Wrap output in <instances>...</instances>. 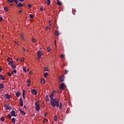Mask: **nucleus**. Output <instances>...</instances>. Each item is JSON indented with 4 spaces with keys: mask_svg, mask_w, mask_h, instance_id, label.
Returning a JSON list of instances; mask_svg holds the SVG:
<instances>
[{
    "mask_svg": "<svg viewBox=\"0 0 124 124\" xmlns=\"http://www.w3.org/2000/svg\"><path fill=\"white\" fill-rule=\"evenodd\" d=\"M46 82V81L45 80V79L44 78H42L41 79V84H44Z\"/></svg>",
    "mask_w": 124,
    "mask_h": 124,
    "instance_id": "12",
    "label": "nucleus"
},
{
    "mask_svg": "<svg viewBox=\"0 0 124 124\" xmlns=\"http://www.w3.org/2000/svg\"><path fill=\"white\" fill-rule=\"evenodd\" d=\"M50 105L52 107H57L58 108L60 106V102L57 98L50 100Z\"/></svg>",
    "mask_w": 124,
    "mask_h": 124,
    "instance_id": "1",
    "label": "nucleus"
},
{
    "mask_svg": "<svg viewBox=\"0 0 124 124\" xmlns=\"http://www.w3.org/2000/svg\"><path fill=\"white\" fill-rule=\"evenodd\" d=\"M20 37H21L23 41H25V38H24V34L21 33L20 35Z\"/></svg>",
    "mask_w": 124,
    "mask_h": 124,
    "instance_id": "21",
    "label": "nucleus"
},
{
    "mask_svg": "<svg viewBox=\"0 0 124 124\" xmlns=\"http://www.w3.org/2000/svg\"><path fill=\"white\" fill-rule=\"evenodd\" d=\"M38 57H41V56L43 55V53L41 51H38L37 52Z\"/></svg>",
    "mask_w": 124,
    "mask_h": 124,
    "instance_id": "10",
    "label": "nucleus"
},
{
    "mask_svg": "<svg viewBox=\"0 0 124 124\" xmlns=\"http://www.w3.org/2000/svg\"><path fill=\"white\" fill-rule=\"evenodd\" d=\"M54 96H55V93L54 92H52L49 96L51 100L56 99V98H54Z\"/></svg>",
    "mask_w": 124,
    "mask_h": 124,
    "instance_id": "3",
    "label": "nucleus"
},
{
    "mask_svg": "<svg viewBox=\"0 0 124 124\" xmlns=\"http://www.w3.org/2000/svg\"><path fill=\"white\" fill-rule=\"evenodd\" d=\"M55 35H57V36H59V35H60V32H59L58 31H55Z\"/></svg>",
    "mask_w": 124,
    "mask_h": 124,
    "instance_id": "24",
    "label": "nucleus"
},
{
    "mask_svg": "<svg viewBox=\"0 0 124 124\" xmlns=\"http://www.w3.org/2000/svg\"><path fill=\"white\" fill-rule=\"evenodd\" d=\"M54 121H55V122H57V121H58V116H57V115H54Z\"/></svg>",
    "mask_w": 124,
    "mask_h": 124,
    "instance_id": "25",
    "label": "nucleus"
},
{
    "mask_svg": "<svg viewBox=\"0 0 124 124\" xmlns=\"http://www.w3.org/2000/svg\"><path fill=\"white\" fill-rule=\"evenodd\" d=\"M7 61H8L9 62H10V60H11V61H12V58H7Z\"/></svg>",
    "mask_w": 124,
    "mask_h": 124,
    "instance_id": "36",
    "label": "nucleus"
},
{
    "mask_svg": "<svg viewBox=\"0 0 124 124\" xmlns=\"http://www.w3.org/2000/svg\"><path fill=\"white\" fill-rule=\"evenodd\" d=\"M45 116H47V113H45Z\"/></svg>",
    "mask_w": 124,
    "mask_h": 124,
    "instance_id": "60",
    "label": "nucleus"
},
{
    "mask_svg": "<svg viewBox=\"0 0 124 124\" xmlns=\"http://www.w3.org/2000/svg\"><path fill=\"white\" fill-rule=\"evenodd\" d=\"M28 7H29V8H31V4H28Z\"/></svg>",
    "mask_w": 124,
    "mask_h": 124,
    "instance_id": "43",
    "label": "nucleus"
},
{
    "mask_svg": "<svg viewBox=\"0 0 124 124\" xmlns=\"http://www.w3.org/2000/svg\"><path fill=\"white\" fill-rule=\"evenodd\" d=\"M3 88H4V84H3V83H0V90H1V89H3Z\"/></svg>",
    "mask_w": 124,
    "mask_h": 124,
    "instance_id": "17",
    "label": "nucleus"
},
{
    "mask_svg": "<svg viewBox=\"0 0 124 124\" xmlns=\"http://www.w3.org/2000/svg\"><path fill=\"white\" fill-rule=\"evenodd\" d=\"M13 72H14V73H17V70H14V71H13Z\"/></svg>",
    "mask_w": 124,
    "mask_h": 124,
    "instance_id": "47",
    "label": "nucleus"
},
{
    "mask_svg": "<svg viewBox=\"0 0 124 124\" xmlns=\"http://www.w3.org/2000/svg\"><path fill=\"white\" fill-rule=\"evenodd\" d=\"M44 70L45 71H48V67H45Z\"/></svg>",
    "mask_w": 124,
    "mask_h": 124,
    "instance_id": "34",
    "label": "nucleus"
},
{
    "mask_svg": "<svg viewBox=\"0 0 124 124\" xmlns=\"http://www.w3.org/2000/svg\"><path fill=\"white\" fill-rule=\"evenodd\" d=\"M24 108H25L26 109H27V107L26 106H24Z\"/></svg>",
    "mask_w": 124,
    "mask_h": 124,
    "instance_id": "57",
    "label": "nucleus"
},
{
    "mask_svg": "<svg viewBox=\"0 0 124 124\" xmlns=\"http://www.w3.org/2000/svg\"><path fill=\"white\" fill-rule=\"evenodd\" d=\"M65 74H67V73H68V71H67V70H65Z\"/></svg>",
    "mask_w": 124,
    "mask_h": 124,
    "instance_id": "49",
    "label": "nucleus"
},
{
    "mask_svg": "<svg viewBox=\"0 0 124 124\" xmlns=\"http://www.w3.org/2000/svg\"><path fill=\"white\" fill-rule=\"evenodd\" d=\"M16 44V45H19V44H18V42H17L16 41L15 42Z\"/></svg>",
    "mask_w": 124,
    "mask_h": 124,
    "instance_id": "54",
    "label": "nucleus"
},
{
    "mask_svg": "<svg viewBox=\"0 0 124 124\" xmlns=\"http://www.w3.org/2000/svg\"><path fill=\"white\" fill-rule=\"evenodd\" d=\"M30 18H33L34 16L33 15L30 14Z\"/></svg>",
    "mask_w": 124,
    "mask_h": 124,
    "instance_id": "41",
    "label": "nucleus"
},
{
    "mask_svg": "<svg viewBox=\"0 0 124 124\" xmlns=\"http://www.w3.org/2000/svg\"><path fill=\"white\" fill-rule=\"evenodd\" d=\"M3 20V18H2V17L0 16V21H2Z\"/></svg>",
    "mask_w": 124,
    "mask_h": 124,
    "instance_id": "48",
    "label": "nucleus"
},
{
    "mask_svg": "<svg viewBox=\"0 0 124 124\" xmlns=\"http://www.w3.org/2000/svg\"><path fill=\"white\" fill-rule=\"evenodd\" d=\"M26 93V91L23 90V93Z\"/></svg>",
    "mask_w": 124,
    "mask_h": 124,
    "instance_id": "56",
    "label": "nucleus"
},
{
    "mask_svg": "<svg viewBox=\"0 0 124 124\" xmlns=\"http://www.w3.org/2000/svg\"><path fill=\"white\" fill-rule=\"evenodd\" d=\"M12 63H13V60H12L11 61H10V62L8 63L9 65H10V64H12Z\"/></svg>",
    "mask_w": 124,
    "mask_h": 124,
    "instance_id": "30",
    "label": "nucleus"
},
{
    "mask_svg": "<svg viewBox=\"0 0 124 124\" xmlns=\"http://www.w3.org/2000/svg\"><path fill=\"white\" fill-rule=\"evenodd\" d=\"M60 58H61V59H64V55H63V54H61V56H60Z\"/></svg>",
    "mask_w": 124,
    "mask_h": 124,
    "instance_id": "32",
    "label": "nucleus"
},
{
    "mask_svg": "<svg viewBox=\"0 0 124 124\" xmlns=\"http://www.w3.org/2000/svg\"><path fill=\"white\" fill-rule=\"evenodd\" d=\"M11 114L13 117H17V115H16V112H15V110H12Z\"/></svg>",
    "mask_w": 124,
    "mask_h": 124,
    "instance_id": "8",
    "label": "nucleus"
},
{
    "mask_svg": "<svg viewBox=\"0 0 124 124\" xmlns=\"http://www.w3.org/2000/svg\"><path fill=\"white\" fill-rule=\"evenodd\" d=\"M11 65L12 69H16V65L14 64V63L11 64Z\"/></svg>",
    "mask_w": 124,
    "mask_h": 124,
    "instance_id": "13",
    "label": "nucleus"
},
{
    "mask_svg": "<svg viewBox=\"0 0 124 124\" xmlns=\"http://www.w3.org/2000/svg\"><path fill=\"white\" fill-rule=\"evenodd\" d=\"M4 10H5L6 12H7V11H8V10H7V7H4Z\"/></svg>",
    "mask_w": 124,
    "mask_h": 124,
    "instance_id": "37",
    "label": "nucleus"
},
{
    "mask_svg": "<svg viewBox=\"0 0 124 124\" xmlns=\"http://www.w3.org/2000/svg\"><path fill=\"white\" fill-rule=\"evenodd\" d=\"M27 71L28 72H29L30 71V70L29 69H27Z\"/></svg>",
    "mask_w": 124,
    "mask_h": 124,
    "instance_id": "63",
    "label": "nucleus"
},
{
    "mask_svg": "<svg viewBox=\"0 0 124 124\" xmlns=\"http://www.w3.org/2000/svg\"><path fill=\"white\" fill-rule=\"evenodd\" d=\"M0 120L2 121V122H4V117H2L0 119Z\"/></svg>",
    "mask_w": 124,
    "mask_h": 124,
    "instance_id": "35",
    "label": "nucleus"
},
{
    "mask_svg": "<svg viewBox=\"0 0 124 124\" xmlns=\"http://www.w3.org/2000/svg\"><path fill=\"white\" fill-rule=\"evenodd\" d=\"M31 41L33 43H35V42H36V41L35 40V38H33L31 39Z\"/></svg>",
    "mask_w": 124,
    "mask_h": 124,
    "instance_id": "28",
    "label": "nucleus"
},
{
    "mask_svg": "<svg viewBox=\"0 0 124 124\" xmlns=\"http://www.w3.org/2000/svg\"><path fill=\"white\" fill-rule=\"evenodd\" d=\"M26 52H27V53H28V52H29V49H27Z\"/></svg>",
    "mask_w": 124,
    "mask_h": 124,
    "instance_id": "62",
    "label": "nucleus"
},
{
    "mask_svg": "<svg viewBox=\"0 0 124 124\" xmlns=\"http://www.w3.org/2000/svg\"><path fill=\"white\" fill-rule=\"evenodd\" d=\"M7 74H8V75H9V76H10V77H11V75H12V74L11 73H9V72H8Z\"/></svg>",
    "mask_w": 124,
    "mask_h": 124,
    "instance_id": "45",
    "label": "nucleus"
},
{
    "mask_svg": "<svg viewBox=\"0 0 124 124\" xmlns=\"http://www.w3.org/2000/svg\"><path fill=\"white\" fill-rule=\"evenodd\" d=\"M30 86H31V84H30L27 85V87H30Z\"/></svg>",
    "mask_w": 124,
    "mask_h": 124,
    "instance_id": "59",
    "label": "nucleus"
},
{
    "mask_svg": "<svg viewBox=\"0 0 124 124\" xmlns=\"http://www.w3.org/2000/svg\"><path fill=\"white\" fill-rule=\"evenodd\" d=\"M25 5V4H22V3H19L16 5L17 7H23Z\"/></svg>",
    "mask_w": 124,
    "mask_h": 124,
    "instance_id": "11",
    "label": "nucleus"
},
{
    "mask_svg": "<svg viewBox=\"0 0 124 124\" xmlns=\"http://www.w3.org/2000/svg\"><path fill=\"white\" fill-rule=\"evenodd\" d=\"M23 51L24 52H25L26 49L25 48V47H23Z\"/></svg>",
    "mask_w": 124,
    "mask_h": 124,
    "instance_id": "53",
    "label": "nucleus"
},
{
    "mask_svg": "<svg viewBox=\"0 0 124 124\" xmlns=\"http://www.w3.org/2000/svg\"><path fill=\"white\" fill-rule=\"evenodd\" d=\"M5 97L7 98V99H10V95H9L8 94H6L5 95Z\"/></svg>",
    "mask_w": 124,
    "mask_h": 124,
    "instance_id": "18",
    "label": "nucleus"
},
{
    "mask_svg": "<svg viewBox=\"0 0 124 124\" xmlns=\"http://www.w3.org/2000/svg\"><path fill=\"white\" fill-rule=\"evenodd\" d=\"M40 9L41 11H43V10H44L43 7H41V8H40Z\"/></svg>",
    "mask_w": 124,
    "mask_h": 124,
    "instance_id": "50",
    "label": "nucleus"
},
{
    "mask_svg": "<svg viewBox=\"0 0 124 124\" xmlns=\"http://www.w3.org/2000/svg\"><path fill=\"white\" fill-rule=\"evenodd\" d=\"M2 70V69H1V67H0V72H1Z\"/></svg>",
    "mask_w": 124,
    "mask_h": 124,
    "instance_id": "55",
    "label": "nucleus"
},
{
    "mask_svg": "<svg viewBox=\"0 0 124 124\" xmlns=\"http://www.w3.org/2000/svg\"><path fill=\"white\" fill-rule=\"evenodd\" d=\"M64 88H65V85H64V83H62L60 85L59 88L61 91H63V90H64Z\"/></svg>",
    "mask_w": 124,
    "mask_h": 124,
    "instance_id": "2",
    "label": "nucleus"
},
{
    "mask_svg": "<svg viewBox=\"0 0 124 124\" xmlns=\"http://www.w3.org/2000/svg\"><path fill=\"white\" fill-rule=\"evenodd\" d=\"M8 2H10V3H12L13 1H14L16 3H18L19 1L18 0H7Z\"/></svg>",
    "mask_w": 124,
    "mask_h": 124,
    "instance_id": "5",
    "label": "nucleus"
},
{
    "mask_svg": "<svg viewBox=\"0 0 124 124\" xmlns=\"http://www.w3.org/2000/svg\"><path fill=\"white\" fill-rule=\"evenodd\" d=\"M10 5L13 6V5H14V4H10Z\"/></svg>",
    "mask_w": 124,
    "mask_h": 124,
    "instance_id": "61",
    "label": "nucleus"
},
{
    "mask_svg": "<svg viewBox=\"0 0 124 124\" xmlns=\"http://www.w3.org/2000/svg\"><path fill=\"white\" fill-rule=\"evenodd\" d=\"M60 82H63L64 81V77L63 76H61L59 77Z\"/></svg>",
    "mask_w": 124,
    "mask_h": 124,
    "instance_id": "9",
    "label": "nucleus"
},
{
    "mask_svg": "<svg viewBox=\"0 0 124 124\" xmlns=\"http://www.w3.org/2000/svg\"><path fill=\"white\" fill-rule=\"evenodd\" d=\"M7 117L9 118V119H11V118H12L11 115L8 114V115H7Z\"/></svg>",
    "mask_w": 124,
    "mask_h": 124,
    "instance_id": "38",
    "label": "nucleus"
},
{
    "mask_svg": "<svg viewBox=\"0 0 124 124\" xmlns=\"http://www.w3.org/2000/svg\"><path fill=\"white\" fill-rule=\"evenodd\" d=\"M27 83H28V84H31V80L28 79V80H27Z\"/></svg>",
    "mask_w": 124,
    "mask_h": 124,
    "instance_id": "44",
    "label": "nucleus"
},
{
    "mask_svg": "<svg viewBox=\"0 0 124 124\" xmlns=\"http://www.w3.org/2000/svg\"><path fill=\"white\" fill-rule=\"evenodd\" d=\"M4 107L5 110H10V109H11L10 106H9L8 105H4Z\"/></svg>",
    "mask_w": 124,
    "mask_h": 124,
    "instance_id": "6",
    "label": "nucleus"
},
{
    "mask_svg": "<svg viewBox=\"0 0 124 124\" xmlns=\"http://www.w3.org/2000/svg\"><path fill=\"white\" fill-rule=\"evenodd\" d=\"M16 96H17V97H19V96H20V95L21 94L20 93H19V92H17L16 93Z\"/></svg>",
    "mask_w": 124,
    "mask_h": 124,
    "instance_id": "23",
    "label": "nucleus"
},
{
    "mask_svg": "<svg viewBox=\"0 0 124 124\" xmlns=\"http://www.w3.org/2000/svg\"><path fill=\"white\" fill-rule=\"evenodd\" d=\"M25 61V58H21V62H24Z\"/></svg>",
    "mask_w": 124,
    "mask_h": 124,
    "instance_id": "39",
    "label": "nucleus"
},
{
    "mask_svg": "<svg viewBox=\"0 0 124 124\" xmlns=\"http://www.w3.org/2000/svg\"><path fill=\"white\" fill-rule=\"evenodd\" d=\"M59 109H62V102H59Z\"/></svg>",
    "mask_w": 124,
    "mask_h": 124,
    "instance_id": "19",
    "label": "nucleus"
},
{
    "mask_svg": "<svg viewBox=\"0 0 124 124\" xmlns=\"http://www.w3.org/2000/svg\"><path fill=\"white\" fill-rule=\"evenodd\" d=\"M47 77H48V73L46 72L44 74V77H45V78H47Z\"/></svg>",
    "mask_w": 124,
    "mask_h": 124,
    "instance_id": "27",
    "label": "nucleus"
},
{
    "mask_svg": "<svg viewBox=\"0 0 124 124\" xmlns=\"http://www.w3.org/2000/svg\"><path fill=\"white\" fill-rule=\"evenodd\" d=\"M41 58V57L40 56H38V58H37V60L39 62L40 61V58Z\"/></svg>",
    "mask_w": 124,
    "mask_h": 124,
    "instance_id": "40",
    "label": "nucleus"
},
{
    "mask_svg": "<svg viewBox=\"0 0 124 124\" xmlns=\"http://www.w3.org/2000/svg\"><path fill=\"white\" fill-rule=\"evenodd\" d=\"M31 93H33V94H34V95H36V94H37V92L35 89H32L31 91Z\"/></svg>",
    "mask_w": 124,
    "mask_h": 124,
    "instance_id": "7",
    "label": "nucleus"
},
{
    "mask_svg": "<svg viewBox=\"0 0 124 124\" xmlns=\"http://www.w3.org/2000/svg\"><path fill=\"white\" fill-rule=\"evenodd\" d=\"M29 74H31V72H30L29 73Z\"/></svg>",
    "mask_w": 124,
    "mask_h": 124,
    "instance_id": "64",
    "label": "nucleus"
},
{
    "mask_svg": "<svg viewBox=\"0 0 124 124\" xmlns=\"http://www.w3.org/2000/svg\"><path fill=\"white\" fill-rule=\"evenodd\" d=\"M47 52H50L51 51V48L50 47H48L47 48Z\"/></svg>",
    "mask_w": 124,
    "mask_h": 124,
    "instance_id": "33",
    "label": "nucleus"
},
{
    "mask_svg": "<svg viewBox=\"0 0 124 124\" xmlns=\"http://www.w3.org/2000/svg\"><path fill=\"white\" fill-rule=\"evenodd\" d=\"M19 13H22V12H23L22 10H20L19 11Z\"/></svg>",
    "mask_w": 124,
    "mask_h": 124,
    "instance_id": "52",
    "label": "nucleus"
},
{
    "mask_svg": "<svg viewBox=\"0 0 124 124\" xmlns=\"http://www.w3.org/2000/svg\"><path fill=\"white\" fill-rule=\"evenodd\" d=\"M19 111L20 112V113H21V114H23V115H26V112L25 111L22 110V109L19 108Z\"/></svg>",
    "mask_w": 124,
    "mask_h": 124,
    "instance_id": "16",
    "label": "nucleus"
},
{
    "mask_svg": "<svg viewBox=\"0 0 124 124\" xmlns=\"http://www.w3.org/2000/svg\"><path fill=\"white\" fill-rule=\"evenodd\" d=\"M47 0V3H46L47 5H50V4H51V1L50 0Z\"/></svg>",
    "mask_w": 124,
    "mask_h": 124,
    "instance_id": "22",
    "label": "nucleus"
},
{
    "mask_svg": "<svg viewBox=\"0 0 124 124\" xmlns=\"http://www.w3.org/2000/svg\"><path fill=\"white\" fill-rule=\"evenodd\" d=\"M40 103H39V101H36L35 103V106H39V105Z\"/></svg>",
    "mask_w": 124,
    "mask_h": 124,
    "instance_id": "20",
    "label": "nucleus"
},
{
    "mask_svg": "<svg viewBox=\"0 0 124 124\" xmlns=\"http://www.w3.org/2000/svg\"><path fill=\"white\" fill-rule=\"evenodd\" d=\"M57 4L58 5H62V3L61 2L59 1H57Z\"/></svg>",
    "mask_w": 124,
    "mask_h": 124,
    "instance_id": "31",
    "label": "nucleus"
},
{
    "mask_svg": "<svg viewBox=\"0 0 124 124\" xmlns=\"http://www.w3.org/2000/svg\"><path fill=\"white\" fill-rule=\"evenodd\" d=\"M16 122V121L15 120V118H13L12 119V123H13V124H15Z\"/></svg>",
    "mask_w": 124,
    "mask_h": 124,
    "instance_id": "26",
    "label": "nucleus"
},
{
    "mask_svg": "<svg viewBox=\"0 0 124 124\" xmlns=\"http://www.w3.org/2000/svg\"><path fill=\"white\" fill-rule=\"evenodd\" d=\"M19 101H20V107H23L24 106V103L23 102V99L22 98H20L19 99Z\"/></svg>",
    "mask_w": 124,
    "mask_h": 124,
    "instance_id": "4",
    "label": "nucleus"
},
{
    "mask_svg": "<svg viewBox=\"0 0 124 124\" xmlns=\"http://www.w3.org/2000/svg\"><path fill=\"white\" fill-rule=\"evenodd\" d=\"M35 110L36 111H39L40 110V107L39 106H35Z\"/></svg>",
    "mask_w": 124,
    "mask_h": 124,
    "instance_id": "15",
    "label": "nucleus"
},
{
    "mask_svg": "<svg viewBox=\"0 0 124 124\" xmlns=\"http://www.w3.org/2000/svg\"><path fill=\"white\" fill-rule=\"evenodd\" d=\"M0 80H5L4 76H3L2 75H0Z\"/></svg>",
    "mask_w": 124,
    "mask_h": 124,
    "instance_id": "14",
    "label": "nucleus"
},
{
    "mask_svg": "<svg viewBox=\"0 0 124 124\" xmlns=\"http://www.w3.org/2000/svg\"><path fill=\"white\" fill-rule=\"evenodd\" d=\"M22 95L24 99H25L26 98V97L25 96V93H22Z\"/></svg>",
    "mask_w": 124,
    "mask_h": 124,
    "instance_id": "42",
    "label": "nucleus"
},
{
    "mask_svg": "<svg viewBox=\"0 0 124 124\" xmlns=\"http://www.w3.org/2000/svg\"><path fill=\"white\" fill-rule=\"evenodd\" d=\"M25 0H19V1H22V2H23V1H24Z\"/></svg>",
    "mask_w": 124,
    "mask_h": 124,
    "instance_id": "58",
    "label": "nucleus"
},
{
    "mask_svg": "<svg viewBox=\"0 0 124 124\" xmlns=\"http://www.w3.org/2000/svg\"><path fill=\"white\" fill-rule=\"evenodd\" d=\"M23 71H24L25 72H27V70H26V68H23Z\"/></svg>",
    "mask_w": 124,
    "mask_h": 124,
    "instance_id": "46",
    "label": "nucleus"
},
{
    "mask_svg": "<svg viewBox=\"0 0 124 124\" xmlns=\"http://www.w3.org/2000/svg\"><path fill=\"white\" fill-rule=\"evenodd\" d=\"M46 101H49V97H48V95H46Z\"/></svg>",
    "mask_w": 124,
    "mask_h": 124,
    "instance_id": "29",
    "label": "nucleus"
},
{
    "mask_svg": "<svg viewBox=\"0 0 124 124\" xmlns=\"http://www.w3.org/2000/svg\"><path fill=\"white\" fill-rule=\"evenodd\" d=\"M48 29H49V30L51 29L50 28H49L48 26H47L46 28V30H48Z\"/></svg>",
    "mask_w": 124,
    "mask_h": 124,
    "instance_id": "51",
    "label": "nucleus"
}]
</instances>
